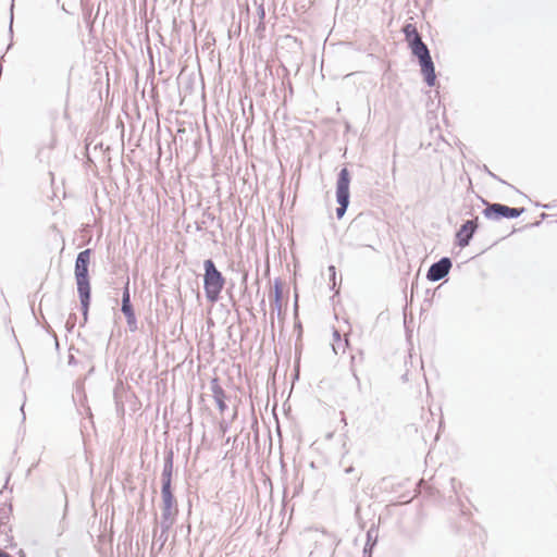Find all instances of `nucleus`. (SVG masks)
I'll return each instance as SVG.
<instances>
[{
	"mask_svg": "<svg viewBox=\"0 0 557 557\" xmlns=\"http://www.w3.org/2000/svg\"><path fill=\"white\" fill-rule=\"evenodd\" d=\"M270 298L272 311L275 310L280 314L283 300V282L280 277H276L273 282V292Z\"/></svg>",
	"mask_w": 557,
	"mask_h": 557,
	"instance_id": "obj_14",
	"label": "nucleus"
},
{
	"mask_svg": "<svg viewBox=\"0 0 557 557\" xmlns=\"http://www.w3.org/2000/svg\"><path fill=\"white\" fill-rule=\"evenodd\" d=\"M333 341L335 343H341L342 342V335H341V332L336 329V327H333Z\"/></svg>",
	"mask_w": 557,
	"mask_h": 557,
	"instance_id": "obj_29",
	"label": "nucleus"
},
{
	"mask_svg": "<svg viewBox=\"0 0 557 557\" xmlns=\"http://www.w3.org/2000/svg\"><path fill=\"white\" fill-rule=\"evenodd\" d=\"M546 218H547V214H546V213H542V214H541V219H542V220H544V219H546Z\"/></svg>",
	"mask_w": 557,
	"mask_h": 557,
	"instance_id": "obj_46",
	"label": "nucleus"
},
{
	"mask_svg": "<svg viewBox=\"0 0 557 557\" xmlns=\"http://www.w3.org/2000/svg\"><path fill=\"white\" fill-rule=\"evenodd\" d=\"M457 483H458V482H457V480H456L455 478H451V479H450V484H451V488H453V491H454V492H456V484H457Z\"/></svg>",
	"mask_w": 557,
	"mask_h": 557,
	"instance_id": "obj_35",
	"label": "nucleus"
},
{
	"mask_svg": "<svg viewBox=\"0 0 557 557\" xmlns=\"http://www.w3.org/2000/svg\"><path fill=\"white\" fill-rule=\"evenodd\" d=\"M536 206H537V207H542V208H544V209H552V208H553V206H552L550 203L542 205V203H539V202H537V203H536Z\"/></svg>",
	"mask_w": 557,
	"mask_h": 557,
	"instance_id": "obj_36",
	"label": "nucleus"
},
{
	"mask_svg": "<svg viewBox=\"0 0 557 557\" xmlns=\"http://www.w3.org/2000/svg\"><path fill=\"white\" fill-rule=\"evenodd\" d=\"M13 8H14V0H12L11 8H10L11 14H10L9 33H10L11 37L13 36Z\"/></svg>",
	"mask_w": 557,
	"mask_h": 557,
	"instance_id": "obj_27",
	"label": "nucleus"
},
{
	"mask_svg": "<svg viewBox=\"0 0 557 557\" xmlns=\"http://www.w3.org/2000/svg\"><path fill=\"white\" fill-rule=\"evenodd\" d=\"M127 323V326H128V330L131 332H136L138 330V322H137V318L133 319V320H129L126 322Z\"/></svg>",
	"mask_w": 557,
	"mask_h": 557,
	"instance_id": "obj_26",
	"label": "nucleus"
},
{
	"mask_svg": "<svg viewBox=\"0 0 557 557\" xmlns=\"http://www.w3.org/2000/svg\"><path fill=\"white\" fill-rule=\"evenodd\" d=\"M485 208L482 214L485 219L491 221H499L502 219H517L525 212L524 207H509L500 202H488L482 200Z\"/></svg>",
	"mask_w": 557,
	"mask_h": 557,
	"instance_id": "obj_4",
	"label": "nucleus"
},
{
	"mask_svg": "<svg viewBox=\"0 0 557 557\" xmlns=\"http://www.w3.org/2000/svg\"><path fill=\"white\" fill-rule=\"evenodd\" d=\"M271 323H272V325L274 324V314H273V312L271 313Z\"/></svg>",
	"mask_w": 557,
	"mask_h": 557,
	"instance_id": "obj_45",
	"label": "nucleus"
},
{
	"mask_svg": "<svg viewBox=\"0 0 557 557\" xmlns=\"http://www.w3.org/2000/svg\"><path fill=\"white\" fill-rule=\"evenodd\" d=\"M149 54H150V60H152V52H151V51H149ZM150 63H151L150 72H151V74H152V76H153V75H154L153 61H150Z\"/></svg>",
	"mask_w": 557,
	"mask_h": 557,
	"instance_id": "obj_34",
	"label": "nucleus"
},
{
	"mask_svg": "<svg viewBox=\"0 0 557 557\" xmlns=\"http://www.w3.org/2000/svg\"><path fill=\"white\" fill-rule=\"evenodd\" d=\"M295 330L298 331V336H301V334H302V325H301V322L299 320L295 322Z\"/></svg>",
	"mask_w": 557,
	"mask_h": 557,
	"instance_id": "obj_32",
	"label": "nucleus"
},
{
	"mask_svg": "<svg viewBox=\"0 0 557 557\" xmlns=\"http://www.w3.org/2000/svg\"><path fill=\"white\" fill-rule=\"evenodd\" d=\"M362 557H368V556H364V555H363ZM369 557H372V555H369Z\"/></svg>",
	"mask_w": 557,
	"mask_h": 557,
	"instance_id": "obj_48",
	"label": "nucleus"
},
{
	"mask_svg": "<svg viewBox=\"0 0 557 557\" xmlns=\"http://www.w3.org/2000/svg\"><path fill=\"white\" fill-rule=\"evenodd\" d=\"M359 361V362H362L363 361V351L362 350H359L358 351V355H352L351 356V360H350V371L352 373V376L355 377L356 382H357V385H358V388H360L361 386V382H360V379L355 370V363Z\"/></svg>",
	"mask_w": 557,
	"mask_h": 557,
	"instance_id": "obj_17",
	"label": "nucleus"
},
{
	"mask_svg": "<svg viewBox=\"0 0 557 557\" xmlns=\"http://www.w3.org/2000/svg\"><path fill=\"white\" fill-rule=\"evenodd\" d=\"M348 346V341L346 339L345 343H344V346L342 348V351L344 352L345 351V348Z\"/></svg>",
	"mask_w": 557,
	"mask_h": 557,
	"instance_id": "obj_43",
	"label": "nucleus"
},
{
	"mask_svg": "<svg viewBox=\"0 0 557 557\" xmlns=\"http://www.w3.org/2000/svg\"><path fill=\"white\" fill-rule=\"evenodd\" d=\"M174 466V451L172 448H166L163 456V469L161 473V487H172Z\"/></svg>",
	"mask_w": 557,
	"mask_h": 557,
	"instance_id": "obj_11",
	"label": "nucleus"
},
{
	"mask_svg": "<svg viewBox=\"0 0 557 557\" xmlns=\"http://www.w3.org/2000/svg\"><path fill=\"white\" fill-rule=\"evenodd\" d=\"M161 520L160 522L174 524L178 515V505L173 492V487H161Z\"/></svg>",
	"mask_w": 557,
	"mask_h": 557,
	"instance_id": "obj_5",
	"label": "nucleus"
},
{
	"mask_svg": "<svg viewBox=\"0 0 557 557\" xmlns=\"http://www.w3.org/2000/svg\"><path fill=\"white\" fill-rule=\"evenodd\" d=\"M341 347H342V342H341V343H334V344L332 345V349H333L334 354H336V355H337V354H338V349H339Z\"/></svg>",
	"mask_w": 557,
	"mask_h": 557,
	"instance_id": "obj_33",
	"label": "nucleus"
},
{
	"mask_svg": "<svg viewBox=\"0 0 557 557\" xmlns=\"http://www.w3.org/2000/svg\"><path fill=\"white\" fill-rule=\"evenodd\" d=\"M479 225L478 218L463 221L455 234V245L460 248L469 246L479 228Z\"/></svg>",
	"mask_w": 557,
	"mask_h": 557,
	"instance_id": "obj_7",
	"label": "nucleus"
},
{
	"mask_svg": "<svg viewBox=\"0 0 557 557\" xmlns=\"http://www.w3.org/2000/svg\"><path fill=\"white\" fill-rule=\"evenodd\" d=\"M0 557H13L11 554L0 549Z\"/></svg>",
	"mask_w": 557,
	"mask_h": 557,
	"instance_id": "obj_38",
	"label": "nucleus"
},
{
	"mask_svg": "<svg viewBox=\"0 0 557 557\" xmlns=\"http://www.w3.org/2000/svg\"><path fill=\"white\" fill-rule=\"evenodd\" d=\"M401 32L405 35V40L412 54H418V52L428 48L414 24L406 23Z\"/></svg>",
	"mask_w": 557,
	"mask_h": 557,
	"instance_id": "obj_8",
	"label": "nucleus"
},
{
	"mask_svg": "<svg viewBox=\"0 0 557 557\" xmlns=\"http://www.w3.org/2000/svg\"><path fill=\"white\" fill-rule=\"evenodd\" d=\"M379 537V528L372 524L370 529L367 531V540L366 544H371L376 546Z\"/></svg>",
	"mask_w": 557,
	"mask_h": 557,
	"instance_id": "obj_18",
	"label": "nucleus"
},
{
	"mask_svg": "<svg viewBox=\"0 0 557 557\" xmlns=\"http://www.w3.org/2000/svg\"><path fill=\"white\" fill-rule=\"evenodd\" d=\"M297 308H298V305H297V297H296V298H295V304H294V309H295V311L297 310Z\"/></svg>",
	"mask_w": 557,
	"mask_h": 557,
	"instance_id": "obj_44",
	"label": "nucleus"
},
{
	"mask_svg": "<svg viewBox=\"0 0 557 557\" xmlns=\"http://www.w3.org/2000/svg\"><path fill=\"white\" fill-rule=\"evenodd\" d=\"M341 414H342V422H344L345 424H347V420H346V416H345V413L342 411V412H341Z\"/></svg>",
	"mask_w": 557,
	"mask_h": 557,
	"instance_id": "obj_41",
	"label": "nucleus"
},
{
	"mask_svg": "<svg viewBox=\"0 0 557 557\" xmlns=\"http://www.w3.org/2000/svg\"><path fill=\"white\" fill-rule=\"evenodd\" d=\"M350 182H351V174L349 172V170L347 169V166H343L338 174H337V178H336V202H337V208L335 210L336 212V218L338 220H341L347 209H348V206L350 203Z\"/></svg>",
	"mask_w": 557,
	"mask_h": 557,
	"instance_id": "obj_3",
	"label": "nucleus"
},
{
	"mask_svg": "<svg viewBox=\"0 0 557 557\" xmlns=\"http://www.w3.org/2000/svg\"><path fill=\"white\" fill-rule=\"evenodd\" d=\"M540 224H541V222L536 221V222H533V223L527 225L525 227H537V226H540Z\"/></svg>",
	"mask_w": 557,
	"mask_h": 557,
	"instance_id": "obj_39",
	"label": "nucleus"
},
{
	"mask_svg": "<svg viewBox=\"0 0 557 557\" xmlns=\"http://www.w3.org/2000/svg\"><path fill=\"white\" fill-rule=\"evenodd\" d=\"M418 59V63L420 65V71L423 76V82L429 87H434L436 84V73H435V65L431 57L430 49L426 48L418 54H412Z\"/></svg>",
	"mask_w": 557,
	"mask_h": 557,
	"instance_id": "obj_6",
	"label": "nucleus"
},
{
	"mask_svg": "<svg viewBox=\"0 0 557 557\" xmlns=\"http://www.w3.org/2000/svg\"><path fill=\"white\" fill-rule=\"evenodd\" d=\"M202 215H203V220L196 222V230L199 232L206 230L207 221L212 222L214 220V214L209 211H205Z\"/></svg>",
	"mask_w": 557,
	"mask_h": 557,
	"instance_id": "obj_19",
	"label": "nucleus"
},
{
	"mask_svg": "<svg viewBox=\"0 0 557 557\" xmlns=\"http://www.w3.org/2000/svg\"><path fill=\"white\" fill-rule=\"evenodd\" d=\"M374 547H375L374 545H371V544H364V546H363V550H362V554H363L364 556H368V557H369V555H372V554H373Z\"/></svg>",
	"mask_w": 557,
	"mask_h": 557,
	"instance_id": "obj_28",
	"label": "nucleus"
},
{
	"mask_svg": "<svg viewBox=\"0 0 557 557\" xmlns=\"http://www.w3.org/2000/svg\"><path fill=\"white\" fill-rule=\"evenodd\" d=\"M44 327L53 337V339H54V347H55L57 350H59L60 344H59V339H58V336H57L55 332L52 330V327L48 323H46Z\"/></svg>",
	"mask_w": 557,
	"mask_h": 557,
	"instance_id": "obj_21",
	"label": "nucleus"
},
{
	"mask_svg": "<svg viewBox=\"0 0 557 557\" xmlns=\"http://www.w3.org/2000/svg\"><path fill=\"white\" fill-rule=\"evenodd\" d=\"M354 470H355V468H354L352 466H349V467H347V468L344 470V472H345L346 474H349V473L354 472Z\"/></svg>",
	"mask_w": 557,
	"mask_h": 557,
	"instance_id": "obj_37",
	"label": "nucleus"
},
{
	"mask_svg": "<svg viewBox=\"0 0 557 557\" xmlns=\"http://www.w3.org/2000/svg\"><path fill=\"white\" fill-rule=\"evenodd\" d=\"M257 15H258V20L259 22L262 21L264 22V18H265V10H264V5L263 3H260L257 8Z\"/></svg>",
	"mask_w": 557,
	"mask_h": 557,
	"instance_id": "obj_25",
	"label": "nucleus"
},
{
	"mask_svg": "<svg viewBox=\"0 0 557 557\" xmlns=\"http://www.w3.org/2000/svg\"><path fill=\"white\" fill-rule=\"evenodd\" d=\"M23 409H24V405L21 406V411L22 412H24ZM23 420H25V413H23Z\"/></svg>",
	"mask_w": 557,
	"mask_h": 557,
	"instance_id": "obj_47",
	"label": "nucleus"
},
{
	"mask_svg": "<svg viewBox=\"0 0 557 557\" xmlns=\"http://www.w3.org/2000/svg\"><path fill=\"white\" fill-rule=\"evenodd\" d=\"M352 424L356 426L357 431L361 433H368L375 426L372 418L364 409L357 410V414L352 420Z\"/></svg>",
	"mask_w": 557,
	"mask_h": 557,
	"instance_id": "obj_13",
	"label": "nucleus"
},
{
	"mask_svg": "<svg viewBox=\"0 0 557 557\" xmlns=\"http://www.w3.org/2000/svg\"><path fill=\"white\" fill-rule=\"evenodd\" d=\"M265 32V23L260 21L258 22V25L256 27V34L258 35L259 38H262L264 35L263 33Z\"/></svg>",
	"mask_w": 557,
	"mask_h": 557,
	"instance_id": "obj_24",
	"label": "nucleus"
},
{
	"mask_svg": "<svg viewBox=\"0 0 557 557\" xmlns=\"http://www.w3.org/2000/svg\"><path fill=\"white\" fill-rule=\"evenodd\" d=\"M75 322H76V315L74 313H71L65 323V327H66L67 332L73 331V329L75 326Z\"/></svg>",
	"mask_w": 557,
	"mask_h": 557,
	"instance_id": "obj_22",
	"label": "nucleus"
},
{
	"mask_svg": "<svg viewBox=\"0 0 557 557\" xmlns=\"http://www.w3.org/2000/svg\"><path fill=\"white\" fill-rule=\"evenodd\" d=\"M228 296H230V300L233 305H235V299H234V296L233 294L228 290Z\"/></svg>",
	"mask_w": 557,
	"mask_h": 557,
	"instance_id": "obj_40",
	"label": "nucleus"
},
{
	"mask_svg": "<svg viewBox=\"0 0 557 557\" xmlns=\"http://www.w3.org/2000/svg\"><path fill=\"white\" fill-rule=\"evenodd\" d=\"M484 171L494 180L498 181L502 184H506L512 188H515L512 185L508 184L506 181L502 180L498 175H496L494 172L490 171V169L484 165Z\"/></svg>",
	"mask_w": 557,
	"mask_h": 557,
	"instance_id": "obj_23",
	"label": "nucleus"
},
{
	"mask_svg": "<svg viewBox=\"0 0 557 557\" xmlns=\"http://www.w3.org/2000/svg\"><path fill=\"white\" fill-rule=\"evenodd\" d=\"M203 271L205 296L208 302L214 305L221 299V293L225 287L226 278L211 258L203 261Z\"/></svg>",
	"mask_w": 557,
	"mask_h": 557,
	"instance_id": "obj_2",
	"label": "nucleus"
},
{
	"mask_svg": "<svg viewBox=\"0 0 557 557\" xmlns=\"http://www.w3.org/2000/svg\"><path fill=\"white\" fill-rule=\"evenodd\" d=\"M210 389L212 392V396L216 404V407L221 413L227 410V405L225 403L227 396L223 387L220 385V380L218 376H214L210 381Z\"/></svg>",
	"mask_w": 557,
	"mask_h": 557,
	"instance_id": "obj_12",
	"label": "nucleus"
},
{
	"mask_svg": "<svg viewBox=\"0 0 557 557\" xmlns=\"http://www.w3.org/2000/svg\"><path fill=\"white\" fill-rule=\"evenodd\" d=\"M451 267V259L449 257H442L430 265L426 272V280L430 282H438L445 278L449 274Z\"/></svg>",
	"mask_w": 557,
	"mask_h": 557,
	"instance_id": "obj_9",
	"label": "nucleus"
},
{
	"mask_svg": "<svg viewBox=\"0 0 557 557\" xmlns=\"http://www.w3.org/2000/svg\"><path fill=\"white\" fill-rule=\"evenodd\" d=\"M366 231L368 233H370L371 235H373V231L370 227H368L366 225H361L357 220H354L351 222V224L348 227V234L350 237L354 238V242L349 243V246L351 248L368 247V248L375 250V248L369 243L370 238H360L358 236V234L360 232H366Z\"/></svg>",
	"mask_w": 557,
	"mask_h": 557,
	"instance_id": "obj_10",
	"label": "nucleus"
},
{
	"mask_svg": "<svg viewBox=\"0 0 557 557\" xmlns=\"http://www.w3.org/2000/svg\"><path fill=\"white\" fill-rule=\"evenodd\" d=\"M360 479L361 476H357L355 481L351 483V486H355L360 481Z\"/></svg>",
	"mask_w": 557,
	"mask_h": 557,
	"instance_id": "obj_42",
	"label": "nucleus"
},
{
	"mask_svg": "<svg viewBox=\"0 0 557 557\" xmlns=\"http://www.w3.org/2000/svg\"><path fill=\"white\" fill-rule=\"evenodd\" d=\"M134 306L131 301V292H129V278L127 277L123 288H122V300H121V311L122 313L133 311Z\"/></svg>",
	"mask_w": 557,
	"mask_h": 557,
	"instance_id": "obj_15",
	"label": "nucleus"
},
{
	"mask_svg": "<svg viewBox=\"0 0 557 557\" xmlns=\"http://www.w3.org/2000/svg\"><path fill=\"white\" fill-rule=\"evenodd\" d=\"M67 364L69 366H76L77 364L76 358L71 352L69 354V357H67Z\"/></svg>",
	"mask_w": 557,
	"mask_h": 557,
	"instance_id": "obj_31",
	"label": "nucleus"
},
{
	"mask_svg": "<svg viewBox=\"0 0 557 557\" xmlns=\"http://www.w3.org/2000/svg\"><path fill=\"white\" fill-rule=\"evenodd\" d=\"M173 524L160 522V533L157 535V528L153 529V536H157V541L159 542V550H161L169 537V531Z\"/></svg>",
	"mask_w": 557,
	"mask_h": 557,
	"instance_id": "obj_16",
	"label": "nucleus"
},
{
	"mask_svg": "<svg viewBox=\"0 0 557 557\" xmlns=\"http://www.w3.org/2000/svg\"><path fill=\"white\" fill-rule=\"evenodd\" d=\"M327 272L330 276V288L335 289L336 285V268L335 265L331 264L327 267Z\"/></svg>",
	"mask_w": 557,
	"mask_h": 557,
	"instance_id": "obj_20",
	"label": "nucleus"
},
{
	"mask_svg": "<svg viewBox=\"0 0 557 557\" xmlns=\"http://www.w3.org/2000/svg\"><path fill=\"white\" fill-rule=\"evenodd\" d=\"M123 314H124V317L126 319V322L136 318L135 310L128 311V312H124Z\"/></svg>",
	"mask_w": 557,
	"mask_h": 557,
	"instance_id": "obj_30",
	"label": "nucleus"
},
{
	"mask_svg": "<svg viewBox=\"0 0 557 557\" xmlns=\"http://www.w3.org/2000/svg\"><path fill=\"white\" fill-rule=\"evenodd\" d=\"M91 253L92 249L90 248L79 251L74 263V277L83 315L81 326H84L88 321L89 308L91 304V286L89 276Z\"/></svg>",
	"mask_w": 557,
	"mask_h": 557,
	"instance_id": "obj_1",
	"label": "nucleus"
}]
</instances>
